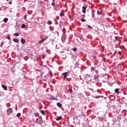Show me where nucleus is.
Returning a JSON list of instances; mask_svg holds the SVG:
<instances>
[{
	"mask_svg": "<svg viewBox=\"0 0 127 127\" xmlns=\"http://www.w3.org/2000/svg\"><path fill=\"white\" fill-rule=\"evenodd\" d=\"M7 113L8 115H11V114H12V108H10L8 109L7 110Z\"/></svg>",
	"mask_w": 127,
	"mask_h": 127,
	"instance_id": "nucleus-1",
	"label": "nucleus"
},
{
	"mask_svg": "<svg viewBox=\"0 0 127 127\" xmlns=\"http://www.w3.org/2000/svg\"><path fill=\"white\" fill-rule=\"evenodd\" d=\"M39 119H40V120L38 122V125H40V126H41V125H42V124L43 123V120H42V117H40Z\"/></svg>",
	"mask_w": 127,
	"mask_h": 127,
	"instance_id": "nucleus-2",
	"label": "nucleus"
},
{
	"mask_svg": "<svg viewBox=\"0 0 127 127\" xmlns=\"http://www.w3.org/2000/svg\"><path fill=\"white\" fill-rule=\"evenodd\" d=\"M47 38H48V37H46V38H45L43 39L40 41L39 42V44H41V43H43V42H44V41H45V40H46V39H47Z\"/></svg>",
	"mask_w": 127,
	"mask_h": 127,
	"instance_id": "nucleus-3",
	"label": "nucleus"
},
{
	"mask_svg": "<svg viewBox=\"0 0 127 127\" xmlns=\"http://www.w3.org/2000/svg\"><path fill=\"white\" fill-rule=\"evenodd\" d=\"M87 9V7H86V6H83L82 7V12L83 13H86V10Z\"/></svg>",
	"mask_w": 127,
	"mask_h": 127,
	"instance_id": "nucleus-4",
	"label": "nucleus"
},
{
	"mask_svg": "<svg viewBox=\"0 0 127 127\" xmlns=\"http://www.w3.org/2000/svg\"><path fill=\"white\" fill-rule=\"evenodd\" d=\"M68 76V72H65L64 73V79H65L66 78H67V76Z\"/></svg>",
	"mask_w": 127,
	"mask_h": 127,
	"instance_id": "nucleus-5",
	"label": "nucleus"
},
{
	"mask_svg": "<svg viewBox=\"0 0 127 127\" xmlns=\"http://www.w3.org/2000/svg\"><path fill=\"white\" fill-rule=\"evenodd\" d=\"M2 87L3 88V89H4L5 90V91H7V87H6V85H2Z\"/></svg>",
	"mask_w": 127,
	"mask_h": 127,
	"instance_id": "nucleus-6",
	"label": "nucleus"
},
{
	"mask_svg": "<svg viewBox=\"0 0 127 127\" xmlns=\"http://www.w3.org/2000/svg\"><path fill=\"white\" fill-rule=\"evenodd\" d=\"M8 21V18H4L3 19V22L5 23H6V22H7V21Z\"/></svg>",
	"mask_w": 127,
	"mask_h": 127,
	"instance_id": "nucleus-7",
	"label": "nucleus"
},
{
	"mask_svg": "<svg viewBox=\"0 0 127 127\" xmlns=\"http://www.w3.org/2000/svg\"><path fill=\"white\" fill-rule=\"evenodd\" d=\"M99 77H100L99 75L95 74V75H94V78L95 80H97V79H98L99 78Z\"/></svg>",
	"mask_w": 127,
	"mask_h": 127,
	"instance_id": "nucleus-8",
	"label": "nucleus"
},
{
	"mask_svg": "<svg viewBox=\"0 0 127 127\" xmlns=\"http://www.w3.org/2000/svg\"><path fill=\"white\" fill-rule=\"evenodd\" d=\"M119 91H120V89L119 88H117L115 90V93H116V94H119Z\"/></svg>",
	"mask_w": 127,
	"mask_h": 127,
	"instance_id": "nucleus-9",
	"label": "nucleus"
},
{
	"mask_svg": "<svg viewBox=\"0 0 127 127\" xmlns=\"http://www.w3.org/2000/svg\"><path fill=\"white\" fill-rule=\"evenodd\" d=\"M57 106L59 108H62V104H61V103H57Z\"/></svg>",
	"mask_w": 127,
	"mask_h": 127,
	"instance_id": "nucleus-10",
	"label": "nucleus"
},
{
	"mask_svg": "<svg viewBox=\"0 0 127 127\" xmlns=\"http://www.w3.org/2000/svg\"><path fill=\"white\" fill-rule=\"evenodd\" d=\"M13 41H14V42H15V43H18V39H17V38H16V39L14 38V39H13Z\"/></svg>",
	"mask_w": 127,
	"mask_h": 127,
	"instance_id": "nucleus-11",
	"label": "nucleus"
},
{
	"mask_svg": "<svg viewBox=\"0 0 127 127\" xmlns=\"http://www.w3.org/2000/svg\"><path fill=\"white\" fill-rule=\"evenodd\" d=\"M21 43H22V44H24V43H25V40L23 39H21Z\"/></svg>",
	"mask_w": 127,
	"mask_h": 127,
	"instance_id": "nucleus-12",
	"label": "nucleus"
},
{
	"mask_svg": "<svg viewBox=\"0 0 127 127\" xmlns=\"http://www.w3.org/2000/svg\"><path fill=\"white\" fill-rule=\"evenodd\" d=\"M61 120H62V117L60 116L56 119V121H61Z\"/></svg>",
	"mask_w": 127,
	"mask_h": 127,
	"instance_id": "nucleus-13",
	"label": "nucleus"
},
{
	"mask_svg": "<svg viewBox=\"0 0 127 127\" xmlns=\"http://www.w3.org/2000/svg\"><path fill=\"white\" fill-rule=\"evenodd\" d=\"M14 36H16L17 37L18 36H19V34L18 33L16 32L14 34Z\"/></svg>",
	"mask_w": 127,
	"mask_h": 127,
	"instance_id": "nucleus-14",
	"label": "nucleus"
},
{
	"mask_svg": "<svg viewBox=\"0 0 127 127\" xmlns=\"http://www.w3.org/2000/svg\"><path fill=\"white\" fill-rule=\"evenodd\" d=\"M49 74H50L51 77H53V73H52V71H51V70L50 71Z\"/></svg>",
	"mask_w": 127,
	"mask_h": 127,
	"instance_id": "nucleus-15",
	"label": "nucleus"
},
{
	"mask_svg": "<svg viewBox=\"0 0 127 127\" xmlns=\"http://www.w3.org/2000/svg\"><path fill=\"white\" fill-rule=\"evenodd\" d=\"M21 114L20 113H18L17 115H16V117L17 118H19V117H20Z\"/></svg>",
	"mask_w": 127,
	"mask_h": 127,
	"instance_id": "nucleus-16",
	"label": "nucleus"
},
{
	"mask_svg": "<svg viewBox=\"0 0 127 127\" xmlns=\"http://www.w3.org/2000/svg\"><path fill=\"white\" fill-rule=\"evenodd\" d=\"M21 27H22V28H25V27H26L25 24H22L21 25Z\"/></svg>",
	"mask_w": 127,
	"mask_h": 127,
	"instance_id": "nucleus-17",
	"label": "nucleus"
},
{
	"mask_svg": "<svg viewBox=\"0 0 127 127\" xmlns=\"http://www.w3.org/2000/svg\"><path fill=\"white\" fill-rule=\"evenodd\" d=\"M6 38L7 39H8V40H11V38H10V36H6Z\"/></svg>",
	"mask_w": 127,
	"mask_h": 127,
	"instance_id": "nucleus-18",
	"label": "nucleus"
},
{
	"mask_svg": "<svg viewBox=\"0 0 127 127\" xmlns=\"http://www.w3.org/2000/svg\"><path fill=\"white\" fill-rule=\"evenodd\" d=\"M41 113L42 114V115H45V111L44 110H41Z\"/></svg>",
	"mask_w": 127,
	"mask_h": 127,
	"instance_id": "nucleus-19",
	"label": "nucleus"
},
{
	"mask_svg": "<svg viewBox=\"0 0 127 127\" xmlns=\"http://www.w3.org/2000/svg\"><path fill=\"white\" fill-rule=\"evenodd\" d=\"M71 50H72L73 51H74V52H75L77 51V48H73L71 49Z\"/></svg>",
	"mask_w": 127,
	"mask_h": 127,
	"instance_id": "nucleus-20",
	"label": "nucleus"
},
{
	"mask_svg": "<svg viewBox=\"0 0 127 127\" xmlns=\"http://www.w3.org/2000/svg\"><path fill=\"white\" fill-rule=\"evenodd\" d=\"M97 14H98L99 15H101V14H102V12L98 10L97 11Z\"/></svg>",
	"mask_w": 127,
	"mask_h": 127,
	"instance_id": "nucleus-21",
	"label": "nucleus"
},
{
	"mask_svg": "<svg viewBox=\"0 0 127 127\" xmlns=\"http://www.w3.org/2000/svg\"><path fill=\"white\" fill-rule=\"evenodd\" d=\"M35 117H39V113H36L35 114Z\"/></svg>",
	"mask_w": 127,
	"mask_h": 127,
	"instance_id": "nucleus-22",
	"label": "nucleus"
},
{
	"mask_svg": "<svg viewBox=\"0 0 127 127\" xmlns=\"http://www.w3.org/2000/svg\"><path fill=\"white\" fill-rule=\"evenodd\" d=\"M52 5L53 6H55V2H54V1H53L52 3Z\"/></svg>",
	"mask_w": 127,
	"mask_h": 127,
	"instance_id": "nucleus-23",
	"label": "nucleus"
},
{
	"mask_svg": "<svg viewBox=\"0 0 127 127\" xmlns=\"http://www.w3.org/2000/svg\"><path fill=\"white\" fill-rule=\"evenodd\" d=\"M60 16L61 17L64 16V13H63V12L61 13Z\"/></svg>",
	"mask_w": 127,
	"mask_h": 127,
	"instance_id": "nucleus-24",
	"label": "nucleus"
},
{
	"mask_svg": "<svg viewBox=\"0 0 127 127\" xmlns=\"http://www.w3.org/2000/svg\"><path fill=\"white\" fill-rule=\"evenodd\" d=\"M81 21L82 22H85L86 21V20L85 19H81Z\"/></svg>",
	"mask_w": 127,
	"mask_h": 127,
	"instance_id": "nucleus-25",
	"label": "nucleus"
},
{
	"mask_svg": "<svg viewBox=\"0 0 127 127\" xmlns=\"http://www.w3.org/2000/svg\"><path fill=\"white\" fill-rule=\"evenodd\" d=\"M48 24H49V25H50V24H52V22H51V21H48Z\"/></svg>",
	"mask_w": 127,
	"mask_h": 127,
	"instance_id": "nucleus-26",
	"label": "nucleus"
},
{
	"mask_svg": "<svg viewBox=\"0 0 127 127\" xmlns=\"http://www.w3.org/2000/svg\"><path fill=\"white\" fill-rule=\"evenodd\" d=\"M72 88L69 89V93H70L71 94H72Z\"/></svg>",
	"mask_w": 127,
	"mask_h": 127,
	"instance_id": "nucleus-27",
	"label": "nucleus"
},
{
	"mask_svg": "<svg viewBox=\"0 0 127 127\" xmlns=\"http://www.w3.org/2000/svg\"><path fill=\"white\" fill-rule=\"evenodd\" d=\"M88 28H92V26H90V25H88Z\"/></svg>",
	"mask_w": 127,
	"mask_h": 127,
	"instance_id": "nucleus-28",
	"label": "nucleus"
},
{
	"mask_svg": "<svg viewBox=\"0 0 127 127\" xmlns=\"http://www.w3.org/2000/svg\"><path fill=\"white\" fill-rule=\"evenodd\" d=\"M2 45H3V43H1L0 44V47H2Z\"/></svg>",
	"mask_w": 127,
	"mask_h": 127,
	"instance_id": "nucleus-29",
	"label": "nucleus"
},
{
	"mask_svg": "<svg viewBox=\"0 0 127 127\" xmlns=\"http://www.w3.org/2000/svg\"><path fill=\"white\" fill-rule=\"evenodd\" d=\"M111 54H112V53L107 54V55H108V56H110L111 55Z\"/></svg>",
	"mask_w": 127,
	"mask_h": 127,
	"instance_id": "nucleus-30",
	"label": "nucleus"
},
{
	"mask_svg": "<svg viewBox=\"0 0 127 127\" xmlns=\"http://www.w3.org/2000/svg\"><path fill=\"white\" fill-rule=\"evenodd\" d=\"M9 4H12V2H11V1H10L9 2Z\"/></svg>",
	"mask_w": 127,
	"mask_h": 127,
	"instance_id": "nucleus-31",
	"label": "nucleus"
},
{
	"mask_svg": "<svg viewBox=\"0 0 127 127\" xmlns=\"http://www.w3.org/2000/svg\"><path fill=\"white\" fill-rule=\"evenodd\" d=\"M27 16H26V15H25L24 16V18L25 19V18H27Z\"/></svg>",
	"mask_w": 127,
	"mask_h": 127,
	"instance_id": "nucleus-32",
	"label": "nucleus"
},
{
	"mask_svg": "<svg viewBox=\"0 0 127 127\" xmlns=\"http://www.w3.org/2000/svg\"><path fill=\"white\" fill-rule=\"evenodd\" d=\"M119 55H122V52H119Z\"/></svg>",
	"mask_w": 127,
	"mask_h": 127,
	"instance_id": "nucleus-33",
	"label": "nucleus"
},
{
	"mask_svg": "<svg viewBox=\"0 0 127 127\" xmlns=\"http://www.w3.org/2000/svg\"><path fill=\"white\" fill-rule=\"evenodd\" d=\"M43 59H44V58H45V55H44L43 56Z\"/></svg>",
	"mask_w": 127,
	"mask_h": 127,
	"instance_id": "nucleus-34",
	"label": "nucleus"
},
{
	"mask_svg": "<svg viewBox=\"0 0 127 127\" xmlns=\"http://www.w3.org/2000/svg\"><path fill=\"white\" fill-rule=\"evenodd\" d=\"M100 97H102L103 98V96H99V97H95L96 99H98L99 98H100Z\"/></svg>",
	"mask_w": 127,
	"mask_h": 127,
	"instance_id": "nucleus-35",
	"label": "nucleus"
},
{
	"mask_svg": "<svg viewBox=\"0 0 127 127\" xmlns=\"http://www.w3.org/2000/svg\"><path fill=\"white\" fill-rule=\"evenodd\" d=\"M92 70H95V68L92 67Z\"/></svg>",
	"mask_w": 127,
	"mask_h": 127,
	"instance_id": "nucleus-36",
	"label": "nucleus"
},
{
	"mask_svg": "<svg viewBox=\"0 0 127 127\" xmlns=\"http://www.w3.org/2000/svg\"><path fill=\"white\" fill-rule=\"evenodd\" d=\"M47 119H48V115H47Z\"/></svg>",
	"mask_w": 127,
	"mask_h": 127,
	"instance_id": "nucleus-37",
	"label": "nucleus"
},
{
	"mask_svg": "<svg viewBox=\"0 0 127 127\" xmlns=\"http://www.w3.org/2000/svg\"><path fill=\"white\" fill-rule=\"evenodd\" d=\"M0 65H1V63L0 62Z\"/></svg>",
	"mask_w": 127,
	"mask_h": 127,
	"instance_id": "nucleus-38",
	"label": "nucleus"
},
{
	"mask_svg": "<svg viewBox=\"0 0 127 127\" xmlns=\"http://www.w3.org/2000/svg\"><path fill=\"white\" fill-rule=\"evenodd\" d=\"M126 77H127V74L126 75Z\"/></svg>",
	"mask_w": 127,
	"mask_h": 127,
	"instance_id": "nucleus-39",
	"label": "nucleus"
},
{
	"mask_svg": "<svg viewBox=\"0 0 127 127\" xmlns=\"http://www.w3.org/2000/svg\"><path fill=\"white\" fill-rule=\"evenodd\" d=\"M51 30H52V29H51Z\"/></svg>",
	"mask_w": 127,
	"mask_h": 127,
	"instance_id": "nucleus-40",
	"label": "nucleus"
},
{
	"mask_svg": "<svg viewBox=\"0 0 127 127\" xmlns=\"http://www.w3.org/2000/svg\"><path fill=\"white\" fill-rule=\"evenodd\" d=\"M38 120L37 119V122Z\"/></svg>",
	"mask_w": 127,
	"mask_h": 127,
	"instance_id": "nucleus-41",
	"label": "nucleus"
}]
</instances>
